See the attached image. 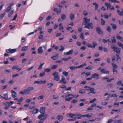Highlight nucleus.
<instances>
[{
	"label": "nucleus",
	"instance_id": "obj_1",
	"mask_svg": "<svg viewBox=\"0 0 123 123\" xmlns=\"http://www.w3.org/2000/svg\"><path fill=\"white\" fill-rule=\"evenodd\" d=\"M111 49H113V51L114 52L116 53L117 54L116 55L117 56V57H119V54L120 53V48H118L116 45L113 44L111 46Z\"/></svg>",
	"mask_w": 123,
	"mask_h": 123
},
{
	"label": "nucleus",
	"instance_id": "obj_2",
	"mask_svg": "<svg viewBox=\"0 0 123 123\" xmlns=\"http://www.w3.org/2000/svg\"><path fill=\"white\" fill-rule=\"evenodd\" d=\"M45 109V107H42L40 108V112L41 113V114L38 116V119H41L43 118V117L46 114H44Z\"/></svg>",
	"mask_w": 123,
	"mask_h": 123
},
{
	"label": "nucleus",
	"instance_id": "obj_3",
	"mask_svg": "<svg viewBox=\"0 0 123 123\" xmlns=\"http://www.w3.org/2000/svg\"><path fill=\"white\" fill-rule=\"evenodd\" d=\"M112 65L113 66V72L114 74L116 75L117 73V65L114 63H112Z\"/></svg>",
	"mask_w": 123,
	"mask_h": 123
},
{
	"label": "nucleus",
	"instance_id": "obj_4",
	"mask_svg": "<svg viewBox=\"0 0 123 123\" xmlns=\"http://www.w3.org/2000/svg\"><path fill=\"white\" fill-rule=\"evenodd\" d=\"M55 80L56 81H59L60 80V78H59V76L58 72L56 71L54 72L52 74Z\"/></svg>",
	"mask_w": 123,
	"mask_h": 123
},
{
	"label": "nucleus",
	"instance_id": "obj_5",
	"mask_svg": "<svg viewBox=\"0 0 123 123\" xmlns=\"http://www.w3.org/2000/svg\"><path fill=\"white\" fill-rule=\"evenodd\" d=\"M96 31L97 33L99 35L102 34L103 33V31L100 27H97L96 28Z\"/></svg>",
	"mask_w": 123,
	"mask_h": 123
},
{
	"label": "nucleus",
	"instance_id": "obj_6",
	"mask_svg": "<svg viewBox=\"0 0 123 123\" xmlns=\"http://www.w3.org/2000/svg\"><path fill=\"white\" fill-rule=\"evenodd\" d=\"M83 19L85 20L82 23V25H84L87 24L89 22L90 20V19H87L86 18H84Z\"/></svg>",
	"mask_w": 123,
	"mask_h": 123
},
{
	"label": "nucleus",
	"instance_id": "obj_7",
	"mask_svg": "<svg viewBox=\"0 0 123 123\" xmlns=\"http://www.w3.org/2000/svg\"><path fill=\"white\" fill-rule=\"evenodd\" d=\"M48 116L47 114H46L44 117H43V118L39 119L41 120L39 121L38 123H43L44 120L47 118Z\"/></svg>",
	"mask_w": 123,
	"mask_h": 123
},
{
	"label": "nucleus",
	"instance_id": "obj_8",
	"mask_svg": "<svg viewBox=\"0 0 123 123\" xmlns=\"http://www.w3.org/2000/svg\"><path fill=\"white\" fill-rule=\"evenodd\" d=\"M73 96V95L71 94H68L67 96H66V97H68L67 98H65V100L67 101H69L71 100L72 99V96Z\"/></svg>",
	"mask_w": 123,
	"mask_h": 123
},
{
	"label": "nucleus",
	"instance_id": "obj_9",
	"mask_svg": "<svg viewBox=\"0 0 123 123\" xmlns=\"http://www.w3.org/2000/svg\"><path fill=\"white\" fill-rule=\"evenodd\" d=\"M117 13L120 15H123V9L120 8V10L117 9Z\"/></svg>",
	"mask_w": 123,
	"mask_h": 123
},
{
	"label": "nucleus",
	"instance_id": "obj_10",
	"mask_svg": "<svg viewBox=\"0 0 123 123\" xmlns=\"http://www.w3.org/2000/svg\"><path fill=\"white\" fill-rule=\"evenodd\" d=\"M75 116H77L76 117L77 118L79 119H80L81 118V117H84V115H82L80 114L76 113L75 114Z\"/></svg>",
	"mask_w": 123,
	"mask_h": 123
},
{
	"label": "nucleus",
	"instance_id": "obj_11",
	"mask_svg": "<svg viewBox=\"0 0 123 123\" xmlns=\"http://www.w3.org/2000/svg\"><path fill=\"white\" fill-rule=\"evenodd\" d=\"M59 83H62L63 84H65L66 83V80H65V77H62L61 80L59 81Z\"/></svg>",
	"mask_w": 123,
	"mask_h": 123
},
{
	"label": "nucleus",
	"instance_id": "obj_12",
	"mask_svg": "<svg viewBox=\"0 0 123 123\" xmlns=\"http://www.w3.org/2000/svg\"><path fill=\"white\" fill-rule=\"evenodd\" d=\"M4 97H3L1 95L0 96L1 97V98L3 99H5L6 100H8L9 99L8 97V93H6V94H3Z\"/></svg>",
	"mask_w": 123,
	"mask_h": 123
},
{
	"label": "nucleus",
	"instance_id": "obj_13",
	"mask_svg": "<svg viewBox=\"0 0 123 123\" xmlns=\"http://www.w3.org/2000/svg\"><path fill=\"white\" fill-rule=\"evenodd\" d=\"M73 52V50L72 49L70 50L68 52H65L64 53V54L65 55H71Z\"/></svg>",
	"mask_w": 123,
	"mask_h": 123
},
{
	"label": "nucleus",
	"instance_id": "obj_14",
	"mask_svg": "<svg viewBox=\"0 0 123 123\" xmlns=\"http://www.w3.org/2000/svg\"><path fill=\"white\" fill-rule=\"evenodd\" d=\"M99 75L98 74L95 73L92 75V78H96L98 79V77Z\"/></svg>",
	"mask_w": 123,
	"mask_h": 123
},
{
	"label": "nucleus",
	"instance_id": "obj_15",
	"mask_svg": "<svg viewBox=\"0 0 123 123\" xmlns=\"http://www.w3.org/2000/svg\"><path fill=\"white\" fill-rule=\"evenodd\" d=\"M89 90L91 92H90L88 93L87 94L89 95H90V94L91 93H92L93 94H95L96 93V92H93L94 90V88H90V89H89Z\"/></svg>",
	"mask_w": 123,
	"mask_h": 123
},
{
	"label": "nucleus",
	"instance_id": "obj_16",
	"mask_svg": "<svg viewBox=\"0 0 123 123\" xmlns=\"http://www.w3.org/2000/svg\"><path fill=\"white\" fill-rule=\"evenodd\" d=\"M38 53L40 54H42L43 52V50L42 47H40L37 49Z\"/></svg>",
	"mask_w": 123,
	"mask_h": 123
},
{
	"label": "nucleus",
	"instance_id": "obj_17",
	"mask_svg": "<svg viewBox=\"0 0 123 123\" xmlns=\"http://www.w3.org/2000/svg\"><path fill=\"white\" fill-rule=\"evenodd\" d=\"M75 114H73L71 113H69V114L67 115V116L68 117H70L71 118L75 117Z\"/></svg>",
	"mask_w": 123,
	"mask_h": 123
},
{
	"label": "nucleus",
	"instance_id": "obj_18",
	"mask_svg": "<svg viewBox=\"0 0 123 123\" xmlns=\"http://www.w3.org/2000/svg\"><path fill=\"white\" fill-rule=\"evenodd\" d=\"M92 25V23H88L87 25H86L84 26V28H86L88 29H90Z\"/></svg>",
	"mask_w": 123,
	"mask_h": 123
},
{
	"label": "nucleus",
	"instance_id": "obj_19",
	"mask_svg": "<svg viewBox=\"0 0 123 123\" xmlns=\"http://www.w3.org/2000/svg\"><path fill=\"white\" fill-rule=\"evenodd\" d=\"M105 5L107 7V10H108L110 8L111 5L110 3L105 2Z\"/></svg>",
	"mask_w": 123,
	"mask_h": 123
},
{
	"label": "nucleus",
	"instance_id": "obj_20",
	"mask_svg": "<svg viewBox=\"0 0 123 123\" xmlns=\"http://www.w3.org/2000/svg\"><path fill=\"white\" fill-rule=\"evenodd\" d=\"M11 92L12 93V96L13 98H14L16 97L17 93L15 92L13 90H11Z\"/></svg>",
	"mask_w": 123,
	"mask_h": 123
},
{
	"label": "nucleus",
	"instance_id": "obj_21",
	"mask_svg": "<svg viewBox=\"0 0 123 123\" xmlns=\"http://www.w3.org/2000/svg\"><path fill=\"white\" fill-rule=\"evenodd\" d=\"M110 25L111 26L112 28L114 30L116 29L117 28V26L116 24H113L112 23H111Z\"/></svg>",
	"mask_w": 123,
	"mask_h": 123
},
{
	"label": "nucleus",
	"instance_id": "obj_22",
	"mask_svg": "<svg viewBox=\"0 0 123 123\" xmlns=\"http://www.w3.org/2000/svg\"><path fill=\"white\" fill-rule=\"evenodd\" d=\"M93 115L92 113H90L88 114H87L86 115H84V117H87L88 118L90 117H91Z\"/></svg>",
	"mask_w": 123,
	"mask_h": 123
},
{
	"label": "nucleus",
	"instance_id": "obj_23",
	"mask_svg": "<svg viewBox=\"0 0 123 123\" xmlns=\"http://www.w3.org/2000/svg\"><path fill=\"white\" fill-rule=\"evenodd\" d=\"M102 40L103 42L104 43H106L107 42H109L108 43L109 44L110 43H111V42L110 40L109 39H108L107 40H106L105 39H103Z\"/></svg>",
	"mask_w": 123,
	"mask_h": 123
},
{
	"label": "nucleus",
	"instance_id": "obj_24",
	"mask_svg": "<svg viewBox=\"0 0 123 123\" xmlns=\"http://www.w3.org/2000/svg\"><path fill=\"white\" fill-rule=\"evenodd\" d=\"M57 119L60 121H62L63 119V117L61 115H58L57 117Z\"/></svg>",
	"mask_w": 123,
	"mask_h": 123
},
{
	"label": "nucleus",
	"instance_id": "obj_25",
	"mask_svg": "<svg viewBox=\"0 0 123 123\" xmlns=\"http://www.w3.org/2000/svg\"><path fill=\"white\" fill-rule=\"evenodd\" d=\"M112 43L114 44L116 42V40L115 39V37L114 36L111 39Z\"/></svg>",
	"mask_w": 123,
	"mask_h": 123
},
{
	"label": "nucleus",
	"instance_id": "obj_26",
	"mask_svg": "<svg viewBox=\"0 0 123 123\" xmlns=\"http://www.w3.org/2000/svg\"><path fill=\"white\" fill-rule=\"evenodd\" d=\"M92 4L95 6V10H97L98 7V4H97L96 2H93Z\"/></svg>",
	"mask_w": 123,
	"mask_h": 123
},
{
	"label": "nucleus",
	"instance_id": "obj_27",
	"mask_svg": "<svg viewBox=\"0 0 123 123\" xmlns=\"http://www.w3.org/2000/svg\"><path fill=\"white\" fill-rule=\"evenodd\" d=\"M87 64L86 63H85L84 64L80 65L79 66L77 67L76 68H82L84 67L85 66H86Z\"/></svg>",
	"mask_w": 123,
	"mask_h": 123
},
{
	"label": "nucleus",
	"instance_id": "obj_28",
	"mask_svg": "<svg viewBox=\"0 0 123 123\" xmlns=\"http://www.w3.org/2000/svg\"><path fill=\"white\" fill-rule=\"evenodd\" d=\"M39 111L37 109H35L32 111V113L33 114H35L37 113Z\"/></svg>",
	"mask_w": 123,
	"mask_h": 123
},
{
	"label": "nucleus",
	"instance_id": "obj_29",
	"mask_svg": "<svg viewBox=\"0 0 123 123\" xmlns=\"http://www.w3.org/2000/svg\"><path fill=\"white\" fill-rule=\"evenodd\" d=\"M93 66H90L86 67V68L85 69L92 70L93 69Z\"/></svg>",
	"mask_w": 123,
	"mask_h": 123
},
{
	"label": "nucleus",
	"instance_id": "obj_30",
	"mask_svg": "<svg viewBox=\"0 0 123 123\" xmlns=\"http://www.w3.org/2000/svg\"><path fill=\"white\" fill-rule=\"evenodd\" d=\"M116 37L119 40H121L122 39V37L120 36L119 35V34H117L116 35Z\"/></svg>",
	"mask_w": 123,
	"mask_h": 123
},
{
	"label": "nucleus",
	"instance_id": "obj_31",
	"mask_svg": "<svg viewBox=\"0 0 123 123\" xmlns=\"http://www.w3.org/2000/svg\"><path fill=\"white\" fill-rule=\"evenodd\" d=\"M28 48V46H25L22 48L21 50L22 51H26L27 49Z\"/></svg>",
	"mask_w": 123,
	"mask_h": 123
},
{
	"label": "nucleus",
	"instance_id": "obj_32",
	"mask_svg": "<svg viewBox=\"0 0 123 123\" xmlns=\"http://www.w3.org/2000/svg\"><path fill=\"white\" fill-rule=\"evenodd\" d=\"M27 88L28 89L30 92L32 90L34 89V87L31 86Z\"/></svg>",
	"mask_w": 123,
	"mask_h": 123
},
{
	"label": "nucleus",
	"instance_id": "obj_33",
	"mask_svg": "<svg viewBox=\"0 0 123 123\" xmlns=\"http://www.w3.org/2000/svg\"><path fill=\"white\" fill-rule=\"evenodd\" d=\"M109 1L112 3H120V2H119L116 0H109Z\"/></svg>",
	"mask_w": 123,
	"mask_h": 123
},
{
	"label": "nucleus",
	"instance_id": "obj_34",
	"mask_svg": "<svg viewBox=\"0 0 123 123\" xmlns=\"http://www.w3.org/2000/svg\"><path fill=\"white\" fill-rule=\"evenodd\" d=\"M107 31L110 32H111V28L110 26H108L106 28Z\"/></svg>",
	"mask_w": 123,
	"mask_h": 123
},
{
	"label": "nucleus",
	"instance_id": "obj_35",
	"mask_svg": "<svg viewBox=\"0 0 123 123\" xmlns=\"http://www.w3.org/2000/svg\"><path fill=\"white\" fill-rule=\"evenodd\" d=\"M11 7H10L9 6L6 9V10L5 11V12H9L10 11V10H11Z\"/></svg>",
	"mask_w": 123,
	"mask_h": 123
},
{
	"label": "nucleus",
	"instance_id": "obj_36",
	"mask_svg": "<svg viewBox=\"0 0 123 123\" xmlns=\"http://www.w3.org/2000/svg\"><path fill=\"white\" fill-rule=\"evenodd\" d=\"M24 90V92L25 94H29L30 93V92L29 91V90L27 88L26 89H25Z\"/></svg>",
	"mask_w": 123,
	"mask_h": 123
},
{
	"label": "nucleus",
	"instance_id": "obj_37",
	"mask_svg": "<svg viewBox=\"0 0 123 123\" xmlns=\"http://www.w3.org/2000/svg\"><path fill=\"white\" fill-rule=\"evenodd\" d=\"M117 61L118 63H119L121 61V58L120 57H117Z\"/></svg>",
	"mask_w": 123,
	"mask_h": 123
},
{
	"label": "nucleus",
	"instance_id": "obj_38",
	"mask_svg": "<svg viewBox=\"0 0 123 123\" xmlns=\"http://www.w3.org/2000/svg\"><path fill=\"white\" fill-rule=\"evenodd\" d=\"M51 71V69L50 68H46L45 69L44 71L47 73H49V72Z\"/></svg>",
	"mask_w": 123,
	"mask_h": 123
},
{
	"label": "nucleus",
	"instance_id": "obj_39",
	"mask_svg": "<svg viewBox=\"0 0 123 123\" xmlns=\"http://www.w3.org/2000/svg\"><path fill=\"white\" fill-rule=\"evenodd\" d=\"M71 58V57H69L67 58H62V60L65 61H67L69 59H70Z\"/></svg>",
	"mask_w": 123,
	"mask_h": 123
},
{
	"label": "nucleus",
	"instance_id": "obj_40",
	"mask_svg": "<svg viewBox=\"0 0 123 123\" xmlns=\"http://www.w3.org/2000/svg\"><path fill=\"white\" fill-rule=\"evenodd\" d=\"M16 49H10V53L12 54L14 53L16 51Z\"/></svg>",
	"mask_w": 123,
	"mask_h": 123
},
{
	"label": "nucleus",
	"instance_id": "obj_41",
	"mask_svg": "<svg viewBox=\"0 0 123 123\" xmlns=\"http://www.w3.org/2000/svg\"><path fill=\"white\" fill-rule=\"evenodd\" d=\"M80 37L82 39H84L85 38L83 33H82L80 34Z\"/></svg>",
	"mask_w": 123,
	"mask_h": 123
},
{
	"label": "nucleus",
	"instance_id": "obj_42",
	"mask_svg": "<svg viewBox=\"0 0 123 123\" xmlns=\"http://www.w3.org/2000/svg\"><path fill=\"white\" fill-rule=\"evenodd\" d=\"M44 98V97L43 96H42V95L39 96L38 97V100H39L40 99H42Z\"/></svg>",
	"mask_w": 123,
	"mask_h": 123
},
{
	"label": "nucleus",
	"instance_id": "obj_43",
	"mask_svg": "<svg viewBox=\"0 0 123 123\" xmlns=\"http://www.w3.org/2000/svg\"><path fill=\"white\" fill-rule=\"evenodd\" d=\"M68 73L66 71L63 72L62 73V74L65 76H67L68 75Z\"/></svg>",
	"mask_w": 123,
	"mask_h": 123
},
{
	"label": "nucleus",
	"instance_id": "obj_44",
	"mask_svg": "<svg viewBox=\"0 0 123 123\" xmlns=\"http://www.w3.org/2000/svg\"><path fill=\"white\" fill-rule=\"evenodd\" d=\"M54 84L52 83H49L48 84V86H49L48 87L50 88Z\"/></svg>",
	"mask_w": 123,
	"mask_h": 123
},
{
	"label": "nucleus",
	"instance_id": "obj_45",
	"mask_svg": "<svg viewBox=\"0 0 123 123\" xmlns=\"http://www.w3.org/2000/svg\"><path fill=\"white\" fill-rule=\"evenodd\" d=\"M92 45H93L92 46L93 48H95V46L97 45V44L95 42H94L92 43Z\"/></svg>",
	"mask_w": 123,
	"mask_h": 123
},
{
	"label": "nucleus",
	"instance_id": "obj_46",
	"mask_svg": "<svg viewBox=\"0 0 123 123\" xmlns=\"http://www.w3.org/2000/svg\"><path fill=\"white\" fill-rule=\"evenodd\" d=\"M117 44L120 47H122H122H123V44L122 43L120 42H118L117 43Z\"/></svg>",
	"mask_w": 123,
	"mask_h": 123
},
{
	"label": "nucleus",
	"instance_id": "obj_47",
	"mask_svg": "<svg viewBox=\"0 0 123 123\" xmlns=\"http://www.w3.org/2000/svg\"><path fill=\"white\" fill-rule=\"evenodd\" d=\"M57 58V56H52L51 57V58L54 60H56Z\"/></svg>",
	"mask_w": 123,
	"mask_h": 123
},
{
	"label": "nucleus",
	"instance_id": "obj_48",
	"mask_svg": "<svg viewBox=\"0 0 123 123\" xmlns=\"http://www.w3.org/2000/svg\"><path fill=\"white\" fill-rule=\"evenodd\" d=\"M44 64V63H43L42 64H40L39 65V68H38V69H41L42 67L43 66V65Z\"/></svg>",
	"mask_w": 123,
	"mask_h": 123
},
{
	"label": "nucleus",
	"instance_id": "obj_49",
	"mask_svg": "<svg viewBox=\"0 0 123 123\" xmlns=\"http://www.w3.org/2000/svg\"><path fill=\"white\" fill-rule=\"evenodd\" d=\"M76 67H75L74 66H70L69 67V68L72 70H74L75 68H76Z\"/></svg>",
	"mask_w": 123,
	"mask_h": 123
},
{
	"label": "nucleus",
	"instance_id": "obj_50",
	"mask_svg": "<svg viewBox=\"0 0 123 123\" xmlns=\"http://www.w3.org/2000/svg\"><path fill=\"white\" fill-rule=\"evenodd\" d=\"M85 91V90L84 89H82L80 90L79 93L81 94H82Z\"/></svg>",
	"mask_w": 123,
	"mask_h": 123
},
{
	"label": "nucleus",
	"instance_id": "obj_51",
	"mask_svg": "<svg viewBox=\"0 0 123 123\" xmlns=\"http://www.w3.org/2000/svg\"><path fill=\"white\" fill-rule=\"evenodd\" d=\"M101 24L102 25H104L105 24V21L103 19V18H101Z\"/></svg>",
	"mask_w": 123,
	"mask_h": 123
},
{
	"label": "nucleus",
	"instance_id": "obj_52",
	"mask_svg": "<svg viewBox=\"0 0 123 123\" xmlns=\"http://www.w3.org/2000/svg\"><path fill=\"white\" fill-rule=\"evenodd\" d=\"M76 120L75 118L73 119H67V120L68 121H75Z\"/></svg>",
	"mask_w": 123,
	"mask_h": 123
},
{
	"label": "nucleus",
	"instance_id": "obj_53",
	"mask_svg": "<svg viewBox=\"0 0 123 123\" xmlns=\"http://www.w3.org/2000/svg\"><path fill=\"white\" fill-rule=\"evenodd\" d=\"M57 66L56 65H53L51 67V69H55L57 67Z\"/></svg>",
	"mask_w": 123,
	"mask_h": 123
},
{
	"label": "nucleus",
	"instance_id": "obj_54",
	"mask_svg": "<svg viewBox=\"0 0 123 123\" xmlns=\"http://www.w3.org/2000/svg\"><path fill=\"white\" fill-rule=\"evenodd\" d=\"M45 73L44 72H43L40 74V77H41L44 76L45 74Z\"/></svg>",
	"mask_w": 123,
	"mask_h": 123
},
{
	"label": "nucleus",
	"instance_id": "obj_55",
	"mask_svg": "<svg viewBox=\"0 0 123 123\" xmlns=\"http://www.w3.org/2000/svg\"><path fill=\"white\" fill-rule=\"evenodd\" d=\"M117 95L116 94H113L112 95H111L110 97V96H109V98H110L111 97H117Z\"/></svg>",
	"mask_w": 123,
	"mask_h": 123
},
{
	"label": "nucleus",
	"instance_id": "obj_56",
	"mask_svg": "<svg viewBox=\"0 0 123 123\" xmlns=\"http://www.w3.org/2000/svg\"><path fill=\"white\" fill-rule=\"evenodd\" d=\"M90 87L86 86L84 88L86 89V90L87 91L89 90V89H90Z\"/></svg>",
	"mask_w": 123,
	"mask_h": 123
},
{
	"label": "nucleus",
	"instance_id": "obj_57",
	"mask_svg": "<svg viewBox=\"0 0 123 123\" xmlns=\"http://www.w3.org/2000/svg\"><path fill=\"white\" fill-rule=\"evenodd\" d=\"M34 84H41V81H35L34 82Z\"/></svg>",
	"mask_w": 123,
	"mask_h": 123
},
{
	"label": "nucleus",
	"instance_id": "obj_58",
	"mask_svg": "<svg viewBox=\"0 0 123 123\" xmlns=\"http://www.w3.org/2000/svg\"><path fill=\"white\" fill-rule=\"evenodd\" d=\"M7 85H5L2 86L1 88V89L3 90L4 89L7 87Z\"/></svg>",
	"mask_w": 123,
	"mask_h": 123
},
{
	"label": "nucleus",
	"instance_id": "obj_59",
	"mask_svg": "<svg viewBox=\"0 0 123 123\" xmlns=\"http://www.w3.org/2000/svg\"><path fill=\"white\" fill-rule=\"evenodd\" d=\"M41 81V84H45L46 83L47 81L46 80H44L43 81H42V80H40Z\"/></svg>",
	"mask_w": 123,
	"mask_h": 123
},
{
	"label": "nucleus",
	"instance_id": "obj_60",
	"mask_svg": "<svg viewBox=\"0 0 123 123\" xmlns=\"http://www.w3.org/2000/svg\"><path fill=\"white\" fill-rule=\"evenodd\" d=\"M66 30L69 31H70L72 29V28L71 27L67 26L66 28Z\"/></svg>",
	"mask_w": 123,
	"mask_h": 123
},
{
	"label": "nucleus",
	"instance_id": "obj_61",
	"mask_svg": "<svg viewBox=\"0 0 123 123\" xmlns=\"http://www.w3.org/2000/svg\"><path fill=\"white\" fill-rule=\"evenodd\" d=\"M112 60L113 62H114L116 60L115 57V56H114L112 57Z\"/></svg>",
	"mask_w": 123,
	"mask_h": 123
},
{
	"label": "nucleus",
	"instance_id": "obj_62",
	"mask_svg": "<svg viewBox=\"0 0 123 123\" xmlns=\"http://www.w3.org/2000/svg\"><path fill=\"white\" fill-rule=\"evenodd\" d=\"M109 71H104V72L102 73L103 74H109Z\"/></svg>",
	"mask_w": 123,
	"mask_h": 123
},
{
	"label": "nucleus",
	"instance_id": "obj_63",
	"mask_svg": "<svg viewBox=\"0 0 123 123\" xmlns=\"http://www.w3.org/2000/svg\"><path fill=\"white\" fill-rule=\"evenodd\" d=\"M52 18L51 16H49L47 18L46 20L48 21L50 20Z\"/></svg>",
	"mask_w": 123,
	"mask_h": 123
},
{
	"label": "nucleus",
	"instance_id": "obj_64",
	"mask_svg": "<svg viewBox=\"0 0 123 123\" xmlns=\"http://www.w3.org/2000/svg\"><path fill=\"white\" fill-rule=\"evenodd\" d=\"M113 84L112 83H111V84H110L109 85H108V87L109 88H110L111 87H112L113 86Z\"/></svg>",
	"mask_w": 123,
	"mask_h": 123
}]
</instances>
